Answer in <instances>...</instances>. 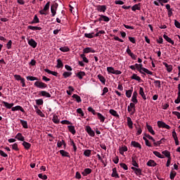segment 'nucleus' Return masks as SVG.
<instances>
[{
  "label": "nucleus",
  "mask_w": 180,
  "mask_h": 180,
  "mask_svg": "<svg viewBox=\"0 0 180 180\" xmlns=\"http://www.w3.org/2000/svg\"><path fill=\"white\" fill-rule=\"evenodd\" d=\"M34 86H37V88H39L40 89H44L47 88V84L46 83H44L43 82H39L37 81L34 84Z\"/></svg>",
  "instance_id": "2"
},
{
  "label": "nucleus",
  "mask_w": 180,
  "mask_h": 180,
  "mask_svg": "<svg viewBox=\"0 0 180 180\" xmlns=\"http://www.w3.org/2000/svg\"><path fill=\"white\" fill-rule=\"evenodd\" d=\"M39 94L41 96H45V98H51V94L46 91H41Z\"/></svg>",
  "instance_id": "12"
},
{
  "label": "nucleus",
  "mask_w": 180,
  "mask_h": 180,
  "mask_svg": "<svg viewBox=\"0 0 180 180\" xmlns=\"http://www.w3.org/2000/svg\"><path fill=\"white\" fill-rule=\"evenodd\" d=\"M38 176L39 178H40V179H44V180L47 179V175L46 174L43 175V174H39Z\"/></svg>",
  "instance_id": "57"
},
{
  "label": "nucleus",
  "mask_w": 180,
  "mask_h": 180,
  "mask_svg": "<svg viewBox=\"0 0 180 180\" xmlns=\"http://www.w3.org/2000/svg\"><path fill=\"white\" fill-rule=\"evenodd\" d=\"M86 75V74L85 73V72H82V71H80L76 73V77H77L79 79H82V78H84V77H85Z\"/></svg>",
  "instance_id": "15"
},
{
  "label": "nucleus",
  "mask_w": 180,
  "mask_h": 180,
  "mask_svg": "<svg viewBox=\"0 0 180 180\" xmlns=\"http://www.w3.org/2000/svg\"><path fill=\"white\" fill-rule=\"evenodd\" d=\"M77 113H79V115H80L82 117H84V116H85V114L84 113V111H82V108H78L77 110Z\"/></svg>",
  "instance_id": "48"
},
{
  "label": "nucleus",
  "mask_w": 180,
  "mask_h": 180,
  "mask_svg": "<svg viewBox=\"0 0 180 180\" xmlns=\"http://www.w3.org/2000/svg\"><path fill=\"white\" fill-rule=\"evenodd\" d=\"M52 121L53 122V123H56V124H58V123H60V119H58V116H57L56 115H53Z\"/></svg>",
  "instance_id": "33"
},
{
  "label": "nucleus",
  "mask_w": 180,
  "mask_h": 180,
  "mask_svg": "<svg viewBox=\"0 0 180 180\" xmlns=\"http://www.w3.org/2000/svg\"><path fill=\"white\" fill-rule=\"evenodd\" d=\"M135 67H136V70L138 71H139L140 72H141V71H143V68H143V64H141V63H140V64L136 63Z\"/></svg>",
  "instance_id": "31"
},
{
  "label": "nucleus",
  "mask_w": 180,
  "mask_h": 180,
  "mask_svg": "<svg viewBox=\"0 0 180 180\" xmlns=\"http://www.w3.org/2000/svg\"><path fill=\"white\" fill-rule=\"evenodd\" d=\"M28 44L32 47V49H36L37 47V42H36L33 39L28 40Z\"/></svg>",
  "instance_id": "6"
},
{
  "label": "nucleus",
  "mask_w": 180,
  "mask_h": 180,
  "mask_svg": "<svg viewBox=\"0 0 180 180\" xmlns=\"http://www.w3.org/2000/svg\"><path fill=\"white\" fill-rule=\"evenodd\" d=\"M131 78L135 79V81H141V78L136 74H134Z\"/></svg>",
  "instance_id": "42"
},
{
  "label": "nucleus",
  "mask_w": 180,
  "mask_h": 180,
  "mask_svg": "<svg viewBox=\"0 0 180 180\" xmlns=\"http://www.w3.org/2000/svg\"><path fill=\"white\" fill-rule=\"evenodd\" d=\"M158 126L160 129H167V130H169V129H171V127H169V125L167 124L162 121H158Z\"/></svg>",
  "instance_id": "3"
},
{
  "label": "nucleus",
  "mask_w": 180,
  "mask_h": 180,
  "mask_svg": "<svg viewBox=\"0 0 180 180\" xmlns=\"http://www.w3.org/2000/svg\"><path fill=\"white\" fill-rule=\"evenodd\" d=\"M72 75V72H64L63 73V77L64 78H68V77H71Z\"/></svg>",
  "instance_id": "40"
},
{
  "label": "nucleus",
  "mask_w": 180,
  "mask_h": 180,
  "mask_svg": "<svg viewBox=\"0 0 180 180\" xmlns=\"http://www.w3.org/2000/svg\"><path fill=\"white\" fill-rule=\"evenodd\" d=\"M60 154H61L62 157H67L68 158H70V153L64 150H60L59 151Z\"/></svg>",
  "instance_id": "25"
},
{
  "label": "nucleus",
  "mask_w": 180,
  "mask_h": 180,
  "mask_svg": "<svg viewBox=\"0 0 180 180\" xmlns=\"http://www.w3.org/2000/svg\"><path fill=\"white\" fill-rule=\"evenodd\" d=\"M44 71H45V72H47L48 74H51V75H53L54 77L58 76V72H53L49 69H44Z\"/></svg>",
  "instance_id": "24"
},
{
  "label": "nucleus",
  "mask_w": 180,
  "mask_h": 180,
  "mask_svg": "<svg viewBox=\"0 0 180 180\" xmlns=\"http://www.w3.org/2000/svg\"><path fill=\"white\" fill-rule=\"evenodd\" d=\"M22 146L25 148V150H29L30 148V147H32V144H30V143L26 142L25 141H23V142H22Z\"/></svg>",
  "instance_id": "28"
},
{
  "label": "nucleus",
  "mask_w": 180,
  "mask_h": 180,
  "mask_svg": "<svg viewBox=\"0 0 180 180\" xmlns=\"http://www.w3.org/2000/svg\"><path fill=\"white\" fill-rule=\"evenodd\" d=\"M97 77H98L99 81H101V82H102V84H105V82H106V79H105V77L103 76H102V75H98Z\"/></svg>",
  "instance_id": "38"
},
{
  "label": "nucleus",
  "mask_w": 180,
  "mask_h": 180,
  "mask_svg": "<svg viewBox=\"0 0 180 180\" xmlns=\"http://www.w3.org/2000/svg\"><path fill=\"white\" fill-rule=\"evenodd\" d=\"M99 22L103 20L104 22H109V18L106 15H100V18H98Z\"/></svg>",
  "instance_id": "27"
},
{
  "label": "nucleus",
  "mask_w": 180,
  "mask_h": 180,
  "mask_svg": "<svg viewBox=\"0 0 180 180\" xmlns=\"http://www.w3.org/2000/svg\"><path fill=\"white\" fill-rule=\"evenodd\" d=\"M15 139H17L19 141H25V136L21 133L17 134Z\"/></svg>",
  "instance_id": "19"
},
{
  "label": "nucleus",
  "mask_w": 180,
  "mask_h": 180,
  "mask_svg": "<svg viewBox=\"0 0 180 180\" xmlns=\"http://www.w3.org/2000/svg\"><path fill=\"white\" fill-rule=\"evenodd\" d=\"M58 8V4L54 3L51 6V12L52 13V17L56 16V13H57V8Z\"/></svg>",
  "instance_id": "4"
},
{
  "label": "nucleus",
  "mask_w": 180,
  "mask_h": 180,
  "mask_svg": "<svg viewBox=\"0 0 180 180\" xmlns=\"http://www.w3.org/2000/svg\"><path fill=\"white\" fill-rule=\"evenodd\" d=\"M96 11H98V12H105L106 11V6L103 5H98L96 6Z\"/></svg>",
  "instance_id": "7"
},
{
  "label": "nucleus",
  "mask_w": 180,
  "mask_h": 180,
  "mask_svg": "<svg viewBox=\"0 0 180 180\" xmlns=\"http://www.w3.org/2000/svg\"><path fill=\"white\" fill-rule=\"evenodd\" d=\"M68 130L72 134L75 135V133H77V131H75V127L72 125L68 126Z\"/></svg>",
  "instance_id": "21"
},
{
  "label": "nucleus",
  "mask_w": 180,
  "mask_h": 180,
  "mask_svg": "<svg viewBox=\"0 0 180 180\" xmlns=\"http://www.w3.org/2000/svg\"><path fill=\"white\" fill-rule=\"evenodd\" d=\"M120 151L121 154H123V153H126V151H127V146H122L120 148Z\"/></svg>",
  "instance_id": "52"
},
{
  "label": "nucleus",
  "mask_w": 180,
  "mask_h": 180,
  "mask_svg": "<svg viewBox=\"0 0 180 180\" xmlns=\"http://www.w3.org/2000/svg\"><path fill=\"white\" fill-rule=\"evenodd\" d=\"M14 108H15V110H20V112H22V113H25V109H23V108H22V106L16 105Z\"/></svg>",
  "instance_id": "50"
},
{
  "label": "nucleus",
  "mask_w": 180,
  "mask_h": 180,
  "mask_svg": "<svg viewBox=\"0 0 180 180\" xmlns=\"http://www.w3.org/2000/svg\"><path fill=\"white\" fill-rule=\"evenodd\" d=\"M60 123L62 124H72V123L68 120H62Z\"/></svg>",
  "instance_id": "62"
},
{
  "label": "nucleus",
  "mask_w": 180,
  "mask_h": 180,
  "mask_svg": "<svg viewBox=\"0 0 180 180\" xmlns=\"http://www.w3.org/2000/svg\"><path fill=\"white\" fill-rule=\"evenodd\" d=\"M174 25L177 27V29H180V22L178 20H174Z\"/></svg>",
  "instance_id": "63"
},
{
  "label": "nucleus",
  "mask_w": 180,
  "mask_h": 180,
  "mask_svg": "<svg viewBox=\"0 0 180 180\" xmlns=\"http://www.w3.org/2000/svg\"><path fill=\"white\" fill-rule=\"evenodd\" d=\"M131 145L134 147L135 148H139V150H141V145L135 141H132L131 142Z\"/></svg>",
  "instance_id": "10"
},
{
  "label": "nucleus",
  "mask_w": 180,
  "mask_h": 180,
  "mask_svg": "<svg viewBox=\"0 0 180 180\" xmlns=\"http://www.w3.org/2000/svg\"><path fill=\"white\" fill-rule=\"evenodd\" d=\"M59 50L63 51V53H68V51H70V48H68V46H62Z\"/></svg>",
  "instance_id": "35"
},
{
  "label": "nucleus",
  "mask_w": 180,
  "mask_h": 180,
  "mask_svg": "<svg viewBox=\"0 0 180 180\" xmlns=\"http://www.w3.org/2000/svg\"><path fill=\"white\" fill-rule=\"evenodd\" d=\"M174 103H180V94H178L177 98L174 101Z\"/></svg>",
  "instance_id": "64"
},
{
  "label": "nucleus",
  "mask_w": 180,
  "mask_h": 180,
  "mask_svg": "<svg viewBox=\"0 0 180 180\" xmlns=\"http://www.w3.org/2000/svg\"><path fill=\"white\" fill-rule=\"evenodd\" d=\"M27 29H30V30H41V27H34V26H32V25H29L27 27Z\"/></svg>",
  "instance_id": "37"
},
{
  "label": "nucleus",
  "mask_w": 180,
  "mask_h": 180,
  "mask_svg": "<svg viewBox=\"0 0 180 180\" xmlns=\"http://www.w3.org/2000/svg\"><path fill=\"white\" fill-rule=\"evenodd\" d=\"M162 154H163L164 155H165V157H167L168 159L171 158V153H169V151L168 150H164L162 152Z\"/></svg>",
  "instance_id": "41"
},
{
  "label": "nucleus",
  "mask_w": 180,
  "mask_h": 180,
  "mask_svg": "<svg viewBox=\"0 0 180 180\" xmlns=\"http://www.w3.org/2000/svg\"><path fill=\"white\" fill-rule=\"evenodd\" d=\"M131 169L134 171V174H136V175H141V169L131 167Z\"/></svg>",
  "instance_id": "14"
},
{
  "label": "nucleus",
  "mask_w": 180,
  "mask_h": 180,
  "mask_svg": "<svg viewBox=\"0 0 180 180\" xmlns=\"http://www.w3.org/2000/svg\"><path fill=\"white\" fill-rule=\"evenodd\" d=\"M127 110L131 115H134V112H136V108H131V107H128Z\"/></svg>",
  "instance_id": "46"
},
{
  "label": "nucleus",
  "mask_w": 180,
  "mask_h": 180,
  "mask_svg": "<svg viewBox=\"0 0 180 180\" xmlns=\"http://www.w3.org/2000/svg\"><path fill=\"white\" fill-rule=\"evenodd\" d=\"M70 146H72L74 152L77 153V146L72 139H70Z\"/></svg>",
  "instance_id": "43"
},
{
  "label": "nucleus",
  "mask_w": 180,
  "mask_h": 180,
  "mask_svg": "<svg viewBox=\"0 0 180 180\" xmlns=\"http://www.w3.org/2000/svg\"><path fill=\"white\" fill-rule=\"evenodd\" d=\"M176 176V172L175 171H172L170 172V179H174Z\"/></svg>",
  "instance_id": "51"
},
{
  "label": "nucleus",
  "mask_w": 180,
  "mask_h": 180,
  "mask_svg": "<svg viewBox=\"0 0 180 180\" xmlns=\"http://www.w3.org/2000/svg\"><path fill=\"white\" fill-rule=\"evenodd\" d=\"M154 155L158 157V158H165L163 155H161V153L158 151H153Z\"/></svg>",
  "instance_id": "39"
},
{
  "label": "nucleus",
  "mask_w": 180,
  "mask_h": 180,
  "mask_svg": "<svg viewBox=\"0 0 180 180\" xmlns=\"http://www.w3.org/2000/svg\"><path fill=\"white\" fill-rule=\"evenodd\" d=\"M143 139L144 140V141L146 143V146H147L148 147H151V143H150L148 139H147V138H146V136H143Z\"/></svg>",
  "instance_id": "47"
},
{
  "label": "nucleus",
  "mask_w": 180,
  "mask_h": 180,
  "mask_svg": "<svg viewBox=\"0 0 180 180\" xmlns=\"http://www.w3.org/2000/svg\"><path fill=\"white\" fill-rule=\"evenodd\" d=\"M91 49H92V48H90V47L85 48V49L83 50L84 54H88V53H91Z\"/></svg>",
  "instance_id": "54"
},
{
  "label": "nucleus",
  "mask_w": 180,
  "mask_h": 180,
  "mask_svg": "<svg viewBox=\"0 0 180 180\" xmlns=\"http://www.w3.org/2000/svg\"><path fill=\"white\" fill-rule=\"evenodd\" d=\"M161 143H162V140L155 141H155H153V145L155 147H158V146H161Z\"/></svg>",
  "instance_id": "56"
},
{
  "label": "nucleus",
  "mask_w": 180,
  "mask_h": 180,
  "mask_svg": "<svg viewBox=\"0 0 180 180\" xmlns=\"http://www.w3.org/2000/svg\"><path fill=\"white\" fill-rule=\"evenodd\" d=\"M50 1H48L46 5L44 6L43 10L39 11L40 15H47V11L50 9Z\"/></svg>",
  "instance_id": "1"
},
{
  "label": "nucleus",
  "mask_w": 180,
  "mask_h": 180,
  "mask_svg": "<svg viewBox=\"0 0 180 180\" xmlns=\"http://www.w3.org/2000/svg\"><path fill=\"white\" fill-rule=\"evenodd\" d=\"M133 93V90H127L126 91V96L127 98H131V94Z\"/></svg>",
  "instance_id": "49"
},
{
  "label": "nucleus",
  "mask_w": 180,
  "mask_h": 180,
  "mask_svg": "<svg viewBox=\"0 0 180 180\" xmlns=\"http://www.w3.org/2000/svg\"><path fill=\"white\" fill-rule=\"evenodd\" d=\"M91 150H85L84 152V155H85V157H91Z\"/></svg>",
  "instance_id": "45"
},
{
  "label": "nucleus",
  "mask_w": 180,
  "mask_h": 180,
  "mask_svg": "<svg viewBox=\"0 0 180 180\" xmlns=\"http://www.w3.org/2000/svg\"><path fill=\"white\" fill-rule=\"evenodd\" d=\"M20 122L24 129H29V126L27 125V121L20 120Z\"/></svg>",
  "instance_id": "30"
},
{
  "label": "nucleus",
  "mask_w": 180,
  "mask_h": 180,
  "mask_svg": "<svg viewBox=\"0 0 180 180\" xmlns=\"http://www.w3.org/2000/svg\"><path fill=\"white\" fill-rule=\"evenodd\" d=\"M84 37H86L87 39H94L95 37V32H91V33H85L84 34Z\"/></svg>",
  "instance_id": "29"
},
{
  "label": "nucleus",
  "mask_w": 180,
  "mask_h": 180,
  "mask_svg": "<svg viewBox=\"0 0 180 180\" xmlns=\"http://www.w3.org/2000/svg\"><path fill=\"white\" fill-rule=\"evenodd\" d=\"M37 105H38V106H41V105H43V103H44V101H43V99L39 98L35 101Z\"/></svg>",
  "instance_id": "44"
},
{
  "label": "nucleus",
  "mask_w": 180,
  "mask_h": 180,
  "mask_svg": "<svg viewBox=\"0 0 180 180\" xmlns=\"http://www.w3.org/2000/svg\"><path fill=\"white\" fill-rule=\"evenodd\" d=\"M141 9V5L140 4H135L131 7V10L134 12H136V11H140Z\"/></svg>",
  "instance_id": "20"
},
{
  "label": "nucleus",
  "mask_w": 180,
  "mask_h": 180,
  "mask_svg": "<svg viewBox=\"0 0 180 180\" xmlns=\"http://www.w3.org/2000/svg\"><path fill=\"white\" fill-rule=\"evenodd\" d=\"M72 98H73V99H75L77 103H81V102H82V99H81V96H78V94H73Z\"/></svg>",
  "instance_id": "16"
},
{
  "label": "nucleus",
  "mask_w": 180,
  "mask_h": 180,
  "mask_svg": "<svg viewBox=\"0 0 180 180\" xmlns=\"http://www.w3.org/2000/svg\"><path fill=\"white\" fill-rule=\"evenodd\" d=\"M146 127H147L148 131H149L150 134H152L153 136L155 134V131H154V129H153V127H151L148 124H146Z\"/></svg>",
  "instance_id": "22"
},
{
  "label": "nucleus",
  "mask_w": 180,
  "mask_h": 180,
  "mask_svg": "<svg viewBox=\"0 0 180 180\" xmlns=\"http://www.w3.org/2000/svg\"><path fill=\"white\" fill-rule=\"evenodd\" d=\"M163 38L165 39V40H166V41H167V43H170V44H172V46L175 44V42L174 41V40L169 38V37H168L167 34H164Z\"/></svg>",
  "instance_id": "8"
},
{
  "label": "nucleus",
  "mask_w": 180,
  "mask_h": 180,
  "mask_svg": "<svg viewBox=\"0 0 180 180\" xmlns=\"http://www.w3.org/2000/svg\"><path fill=\"white\" fill-rule=\"evenodd\" d=\"M127 120L128 127H129L130 129H133V121L131 120V118H130V117H127Z\"/></svg>",
  "instance_id": "26"
},
{
  "label": "nucleus",
  "mask_w": 180,
  "mask_h": 180,
  "mask_svg": "<svg viewBox=\"0 0 180 180\" xmlns=\"http://www.w3.org/2000/svg\"><path fill=\"white\" fill-rule=\"evenodd\" d=\"M86 133H88L89 136H91V137H95V131L92 130V128L89 127V125H87L85 129Z\"/></svg>",
  "instance_id": "5"
},
{
  "label": "nucleus",
  "mask_w": 180,
  "mask_h": 180,
  "mask_svg": "<svg viewBox=\"0 0 180 180\" xmlns=\"http://www.w3.org/2000/svg\"><path fill=\"white\" fill-rule=\"evenodd\" d=\"M154 84L158 88H161V82L160 80H155Z\"/></svg>",
  "instance_id": "55"
},
{
  "label": "nucleus",
  "mask_w": 180,
  "mask_h": 180,
  "mask_svg": "<svg viewBox=\"0 0 180 180\" xmlns=\"http://www.w3.org/2000/svg\"><path fill=\"white\" fill-rule=\"evenodd\" d=\"M105 32L103 30H101L98 32L96 34H94L95 37H99L102 36V34H104Z\"/></svg>",
  "instance_id": "53"
},
{
  "label": "nucleus",
  "mask_w": 180,
  "mask_h": 180,
  "mask_svg": "<svg viewBox=\"0 0 180 180\" xmlns=\"http://www.w3.org/2000/svg\"><path fill=\"white\" fill-rule=\"evenodd\" d=\"M131 164L136 168H139V164L137 163V162H136V160H134V159H132Z\"/></svg>",
  "instance_id": "61"
},
{
  "label": "nucleus",
  "mask_w": 180,
  "mask_h": 180,
  "mask_svg": "<svg viewBox=\"0 0 180 180\" xmlns=\"http://www.w3.org/2000/svg\"><path fill=\"white\" fill-rule=\"evenodd\" d=\"M1 103H3V105H4L5 108H6L7 109H12V107L14 105L13 103H9L6 101H1Z\"/></svg>",
  "instance_id": "18"
},
{
  "label": "nucleus",
  "mask_w": 180,
  "mask_h": 180,
  "mask_svg": "<svg viewBox=\"0 0 180 180\" xmlns=\"http://www.w3.org/2000/svg\"><path fill=\"white\" fill-rule=\"evenodd\" d=\"M146 165H148V167H157V163L153 160H150L146 163Z\"/></svg>",
  "instance_id": "23"
},
{
  "label": "nucleus",
  "mask_w": 180,
  "mask_h": 180,
  "mask_svg": "<svg viewBox=\"0 0 180 180\" xmlns=\"http://www.w3.org/2000/svg\"><path fill=\"white\" fill-rule=\"evenodd\" d=\"M172 115H174V116H176L177 119H180V112L178 111H173Z\"/></svg>",
  "instance_id": "59"
},
{
  "label": "nucleus",
  "mask_w": 180,
  "mask_h": 180,
  "mask_svg": "<svg viewBox=\"0 0 180 180\" xmlns=\"http://www.w3.org/2000/svg\"><path fill=\"white\" fill-rule=\"evenodd\" d=\"M96 115H97L98 119L101 120V122H102L103 123V122H105V117L103 115H102V114H101V112H97Z\"/></svg>",
  "instance_id": "32"
},
{
  "label": "nucleus",
  "mask_w": 180,
  "mask_h": 180,
  "mask_svg": "<svg viewBox=\"0 0 180 180\" xmlns=\"http://www.w3.org/2000/svg\"><path fill=\"white\" fill-rule=\"evenodd\" d=\"M13 150H15V151H19V148L18 147V143H14L12 146Z\"/></svg>",
  "instance_id": "60"
},
{
  "label": "nucleus",
  "mask_w": 180,
  "mask_h": 180,
  "mask_svg": "<svg viewBox=\"0 0 180 180\" xmlns=\"http://www.w3.org/2000/svg\"><path fill=\"white\" fill-rule=\"evenodd\" d=\"M27 81H39V78L33 76H27Z\"/></svg>",
  "instance_id": "36"
},
{
  "label": "nucleus",
  "mask_w": 180,
  "mask_h": 180,
  "mask_svg": "<svg viewBox=\"0 0 180 180\" xmlns=\"http://www.w3.org/2000/svg\"><path fill=\"white\" fill-rule=\"evenodd\" d=\"M127 53L129 56H131V58L133 59V60H136V56L134 55V53H133V52H131V50H130V48L128 46L127 49Z\"/></svg>",
  "instance_id": "11"
},
{
  "label": "nucleus",
  "mask_w": 180,
  "mask_h": 180,
  "mask_svg": "<svg viewBox=\"0 0 180 180\" xmlns=\"http://www.w3.org/2000/svg\"><path fill=\"white\" fill-rule=\"evenodd\" d=\"M57 68H63L64 67V64L63 63V61H61V59L57 60Z\"/></svg>",
  "instance_id": "34"
},
{
  "label": "nucleus",
  "mask_w": 180,
  "mask_h": 180,
  "mask_svg": "<svg viewBox=\"0 0 180 180\" xmlns=\"http://www.w3.org/2000/svg\"><path fill=\"white\" fill-rule=\"evenodd\" d=\"M163 65H165V67H166V70L167 71V72H172V70H173V67L172 65H168V63L163 62L162 63Z\"/></svg>",
  "instance_id": "9"
},
{
  "label": "nucleus",
  "mask_w": 180,
  "mask_h": 180,
  "mask_svg": "<svg viewBox=\"0 0 180 180\" xmlns=\"http://www.w3.org/2000/svg\"><path fill=\"white\" fill-rule=\"evenodd\" d=\"M92 172V169L89 168L84 169V171L82 172V175L83 176H86L87 175H89Z\"/></svg>",
  "instance_id": "13"
},
{
  "label": "nucleus",
  "mask_w": 180,
  "mask_h": 180,
  "mask_svg": "<svg viewBox=\"0 0 180 180\" xmlns=\"http://www.w3.org/2000/svg\"><path fill=\"white\" fill-rule=\"evenodd\" d=\"M139 95L146 101L147 99V97L146 96V94H144V89L143 87H139Z\"/></svg>",
  "instance_id": "17"
},
{
  "label": "nucleus",
  "mask_w": 180,
  "mask_h": 180,
  "mask_svg": "<svg viewBox=\"0 0 180 180\" xmlns=\"http://www.w3.org/2000/svg\"><path fill=\"white\" fill-rule=\"evenodd\" d=\"M88 110L89 112H91V113L94 115H96L98 113L95 111V110H94V108H92V107H89Z\"/></svg>",
  "instance_id": "58"
}]
</instances>
